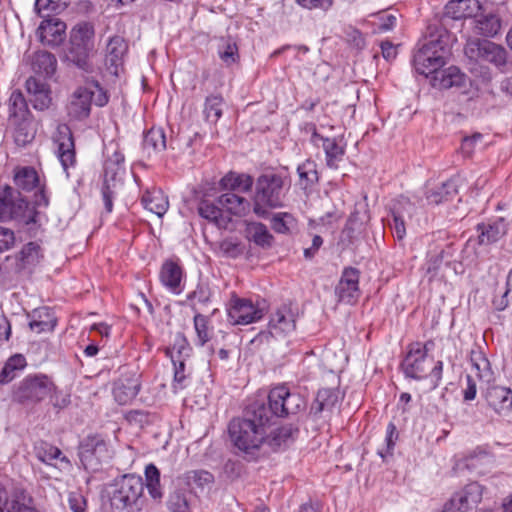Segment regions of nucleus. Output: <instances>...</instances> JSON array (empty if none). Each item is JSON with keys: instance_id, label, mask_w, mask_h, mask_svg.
I'll use <instances>...</instances> for the list:
<instances>
[{"instance_id": "f257e3e1", "label": "nucleus", "mask_w": 512, "mask_h": 512, "mask_svg": "<svg viewBox=\"0 0 512 512\" xmlns=\"http://www.w3.org/2000/svg\"><path fill=\"white\" fill-rule=\"evenodd\" d=\"M15 186L25 192L38 188L31 201L9 185L0 186V222L13 220L19 233L26 238L38 239L44 234L48 222L47 209L50 198L46 186L40 183L37 171L31 166L18 167L14 172Z\"/></svg>"}, {"instance_id": "f03ea898", "label": "nucleus", "mask_w": 512, "mask_h": 512, "mask_svg": "<svg viewBox=\"0 0 512 512\" xmlns=\"http://www.w3.org/2000/svg\"><path fill=\"white\" fill-rule=\"evenodd\" d=\"M306 400L286 384L273 386L265 397H256L246 406L249 416H296L305 411Z\"/></svg>"}, {"instance_id": "7ed1b4c3", "label": "nucleus", "mask_w": 512, "mask_h": 512, "mask_svg": "<svg viewBox=\"0 0 512 512\" xmlns=\"http://www.w3.org/2000/svg\"><path fill=\"white\" fill-rule=\"evenodd\" d=\"M271 418H232L228 425L234 453L247 461H256L263 450V421Z\"/></svg>"}, {"instance_id": "20e7f679", "label": "nucleus", "mask_w": 512, "mask_h": 512, "mask_svg": "<svg viewBox=\"0 0 512 512\" xmlns=\"http://www.w3.org/2000/svg\"><path fill=\"white\" fill-rule=\"evenodd\" d=\"M449 39L446 29L430 36L414 55L413 63L417 73L431 79L447 63L450 55Z\"/></svg>"}, {"instance_id": "39448f33", "label": "nucleus", "mask_w": 512, "mask_h": 512, "mask_svg": "<svg viewBox=\"0 0 512 512\" xmlns=\"http://www.w3.org/2000/svg\"><path fill=\"white\" fill-rule=\"evenodd\" d=\"M286 178L277 173H265L256 181L253 211L261 218L269 215V209L284 206Z\"/></svg>"}, {"instance_id": "423d86ee", "label": "nucleus", "mask_w": 512, "mask_h": 512, "mask_svg": "<svg viewBox=\"0 0 512 512\" xmlns=\"http://www.w3.org/2000/svg\"><path fill=\"white\" fill-rule=\"evenodd\" d=\"M112 154H107L104 162V175L102 184V199L107 213L113 210V200L117 194V190L122 186V176L125 173V157L120 151L117 144L111 145Z\"/></svg>"}, {"instance_id": "0eeeda50", "label": "nucleus", "mask_w": 512, "mask_h": 512, "mask_svg": "<svg viewBox=\"0 0 512 512\" xmlns=\"http://www.w3.org/2000/svg\"><path fill=\"white\" fill-rule=\"evenodd\" d=\"M55 389L53 381L45 374L27 375L17 385L12 392V400L26 407H32Z\"/></svg>"}, {"instance_id": "6e6552de", "label": "nucleus", "mask_w": 512, "mask_h": 512, "mask_svg": "<svg viewBox=\"0 0 512 512\" xmlns=\"http://www.w3.org/2000/svg\"><path fill=\"white\" fill-rule=\"evenodd\" d=\"M94 28L88 22L77 24L70 33L67 57L81 70L92 73L93 65L89 61V53L92 49Z\"/></svg>"}, {"instance_id": "1a4fd4ad", "label": "nucleus", "mask_w": 512, "mask_h": 512, "mask_svg": "<svg viewBox=\"0 0 512 512\" xmlns=\"http://www.w3.org/2000/svg\"><path fill=\"white\" fill-rule=\"evenodd\" d=\"M144 483L141 476L126 474L117 483L111 501L117 509L134 508L141 511L146 506V498L143 495Z\"/></svg>"}, {"instance_id": "9d476101", "label": "nucleus", "mask_w": 512, "mask_h": 512, "mask_svg": "<svg viewBox=\"0 0 512 512\" xmlns=\"http://www.w3.org/2000/svg\"><path fill=\"white\" fill-rule=\"evenodd\" d=\"M465 56L475 63H490L497 68H502L507 63L506 50L492 41L470 38L464 46Z\"/></svg>"}, {"instance_id": "9b49d317", "label": "nucleus", "mask_w": 512, "mask_h": 512, "mask_svg": "<svg viewBox=\"0 0 512 512\" xmlns=\"http://www.w3.org/2000/svg\"><path fill=\"white\" fill-rule=\"evenodd\" d=\"M433 346L432 340L425 343L416 341L407 346L406 355L400 365L406 378L423 380L428 377V351Z\"/></svg>"}, {"instance_id": "f8f14e48", "label": "nucleus", "mask_w": 512, "mask_h": 512, "mask_svg": "<svg viewBox=\"0 0 512 512\" xmlns=\"http://www.w3.org/2000/svg\"><path fill=\"white\" fill-rule=\"evenodd\" d=\"M228 320L233 325H248L258 322L264 317L266 307L260 302L254 303L251 299L238 297L232 294L227 303Z\"/></svg>"}, {"instance_id": "ddd939ff", "label": "nucleus", "mask_w": 512, "mask_h": 512, "mask_svg": "<svg viewBox=\"0 0 512 512\" xmlns=\"http://www.w3.org/2000/svg\"><path fill=\"white\" fill-rule=\"evenodd\" d=\"M263 448L268 447L271 451L277 452L287 448L298 434V429L291 424L277 421V418L263 421Z\"/></svg>"}, {"instance_id": "4468645a", "label": "nucleus", "mask_w": 512, "mask_h": 512, "mask_svg": "<svg viewBox=\"0 0 512 512\" xmlns=\"http://www.w3.org/2000/svg\"><path fill=\"white\" fill-rule=\"evenodd\" d=\"M78 456L86 470H97L100 463L109 457L107 443L99 434L88 435L79 443Z\"/></svg>"}, {"instance_id": "2eb2a0df", "label": "nucleus", "mask_w": 512, "mask_h": 512, "mask_svg": "<svg viewBox=\"0 0 512 512\" xmlns=\"http://www.w3.org/2000/svg\"><path fill=\"white\" fill-rule=\"evenodd\" d=\"M360 271L352 266L344 267L339 282L335 286V295L338 302L349 305L355 304L361 294Z\"/></svg>"}, {"instance_id": "dca6fc26", "label": "nucleus", "mask_w": 512, "mask_h": 512, "mask_svg": "<svg viewBox=\"0 0 512 512\" xmlns=\"http://www.w3.org/2000/svg\"><path fill=\"white\" fill-rule=\"evenodd\" d=\"M166 354L171 358L174 366V388L182 389L183 382L186 379L185 361L190 357V348L188 340L180 333L175 337L172 347L167 348Z\"/></svg>"}, {"instance_id": "f3484780", "label": "nucleus", "mask_w": 512, "mask_h": 512, "mask_svg": "<svg viewBox=\"0 0 512 512\" xmlns=\"http://www.w3.org/2000/svg\"><path fill=\"white\" fill-rule=\"evenodd\" d=\"M36 30L38 40L44 46L57 47L66 37V24L54 16H46Z\"/></svg>"}, {"instance_id": "a211bd4d", "label": "nucleus", "mask_w": 512, "mask_h": 512, "mask_svg": "<svg viewBox=\"0 0 512 512\" xmlns=\"http://www.w3.org/2000/svg\"><path fill=\"white\" fill-rule=\"evenodd\" d=\"M296 328L295 314L288 304H282L276 308L270 315L268 322V332L272 337H283Z\"/></svg>"}, {"instance_id": "6ab92c4d", "label": "nucleus", "mask_w": 512, "mask_h": 512, "mask_svg": "<svg viewBox=\"0 0 512 512\" xmlns=\"http://www.w3.org/2000/svg\"><path fill=\"white\" fill-rule=\"evenodd\" d=\"M192 486L191 476L185 473L176 478L174 491L168 501L170 512H191Z\"/></svg>"}, {"instance_id": "aec40b11", "label": "nucleus", "mask_w": 512, "mask_h": 512, "mask_svg": "<svg viewBox=\"0 0 512 512\" xmlns=\"http://www.w3.org/2000/svg\"><path fill=\"white\" fill-rule=\"evenodd\" d=\"M57 143V156L65 171L76 164V151L73 133L66 124H60L57 127V135L55 137Z\"/></svg>"}, {"instance_id": "412c9836", "label": "nucleus", "mask_w": 512, "mask_h": 512, "mask_svg": "<svg viewBox=\"0 0 512 512\" xmlns=\"http://www.w3.org/2000/svg\"><path fill=\"white\" fill-rule=\"evenodd\" d=\"M25 88L30 96V102L37 111H45L52 104V91L46 82L30 76L25 82Z\"/></svg>"}, {"instance_id": "4be33fe9", "label": "nucleus", "mask_w": 512, "mask_h": 512, "mask_svg": "<svg viewBox=\"0 0 512 512\" xmlns=\"http://www.w3.org/2000/svg\"><path fill=\"white\" fill-rule=\"evenodd\" d=\"M127 50L128 45L123 37L115 35L109 39L106 47L105 65L112 75L118 76Z\"/></svg>"}, {"instance_id": "5701e85b", "label": "nucleus", "mask_w": 512, "mask_h": 512, "mask_svg": "<svg viewBox=\"0 0 512 512\" xmlns=\"http://www.w3.org/2000/svg\"><path fill=\"white\" fill-rule=\"evenodd\" d=\"M0 512L40 511L35 507L33 498L24 492H16L11 495L0 492Z\"/></svg>"}, {"instance_id": "b1692460", "label": "nucleus", "mask_w": 512, "mask_h": 512, "mask_svg": "<svg viewBox=\"0 0 512 512\" xmlns=\"http://www.w3.org/2000/svg\"><path fill=\"white\" fill-rule=\"evenodd\" d=\"M94 91L87 85L78 87L73 95L69 106V114L77 119L83 120L89 117Z\"/></svg>"}, {"instance_id": "393cba45", "label": "nucleus", "mask_w": 512, "mask_h": 512, "mask_svg": "<svg viewBox=\"0 0 512 512\" xmlns=\"http://www.w3.org/2000/svg\"><path fill=\"white\" fill-rule=\"evenodd\" d=\"M27 316L30 329L37 334L52 332L57 324L54 311L46 306L34 309Z\"/></svg>"}, {"instance_id": "a878e982", "label": "nucleus", "mask_w": 512, "mask_h": 512, "mask_svg": "<svg viewBox=\"0 0 512 512\" xmlns=\"http://www.w3.org/2000/svg\"><path fill=\"white\" fill-rule=\"evenodd\" d=\"M414 210V205L408 199L399 201L398 205L392 210V223H390V228L392 229L393 236L398 241H402L405 238V219L406 217L411 218Z\"/></svg>"}, {"instance_id": "bb28decb", "label": "nucleus", "mask_w": 512, "mask_h": 512, "mask_svg": "<svg viewBox=\"0 0 512 512\" xmlns=\"http://www.w3.org/2000/svg\"><path fill=\"white\" fill-rule=\"evenodd\" d=\"M464 82L465 75L456 66H450L446 69L440 68L439 71L430 79L431 85L437 89L460 87Z\"/></svg>"}, {"instance_id": "cd10ccee", "label": "nucleus", "mask_w": 512, "mask_h": 512, "mask_svg": "<svg viewBox=\"0 0 512 512\" xmlns=\"http://www.w3.org/2000/svg\"><path fill=\"white\" fill-rule=\"evenodd\" d=\"M218 204L221 206L225 215L244 216L250 209V202L236 193L227 192L218 198Z\"/></svg>"}, {"instance_id": "c85d7f7f", "label": "nucleus", "mask_w": 512, "mask_h": 512, "mask_svg": "<svg viewBox=\"0 0 512 512\" xmlns=\"http://www.w3.org/2000/svg\"><path fill=\"white\" fill-rule=\"evenodd\" d=\"M160 280L162 284L175 294L181 293L183 272L178 263L167 260L163 263L160 270Z\"/></svg>"}, {"instance_id": "c756f323", "label": "nucleus", "mask_w": 512, "mask_h": 512, "mask_svg": "<svg viewBox=\"0 0 512 512\" xmlns=\"http://www.w3.org/2000/svg\"><path fill=\"white\" fill-rule=\"evenodd\" d=\"M481 9L478 0H450L445 6V14L454 20L476 16Z\"/></svg>"}, {"instance_id": "7c9ffc66", "label": "nucleus", "mask_w": 512, "mask_h": 512, "mask_svg": "<svg viewBox=\"0 0 512 512\" xmlns=\"http://www.w3.org/2000/svg\"><path fill=\"white\" fill-rule=\"evenodd\" d=\"M140 390V382L137 378H120L113 386L114 399L125 405L136 397Z\"/></svg>"}, {"instance_id": "2f4dec72", "label": "nucleus", "mask_w": 512, "mask_h": 512, "mask_svg": "<svg viewBox=\"0 0 512 512\" xmlns=\"http://www.w3.org/2000/svg\"><path fill=\"white\" fill-rule=\"evenodd\" d=\"M340 403L339 390L333 388H323L317 393L313 409L316 413L333 414L338 410Z\"/></svg>"}, {"instance_id": "473e14b6", "label": "nucleus", "mask_w": 512, "mask_h": 512, "mask_svg": "<svg viewBox=\"0 0 512 512\" xmlns=\"http://www.w3.org/2000/svg\"><path fill=\"white\" fill-rule=\"evenodd\" d=\"M219 185L223 190L246 193L253 186V178L249 174L230 171L221 178Z\"/></svg>"}, {"instance_id": "72a5a7b5", "label": "nucleus", "mask_w": 512, "mask_h": 512, "mask_svg": "<svg viewBox=\"0 0 512 512\" xmlns=\"http://www.w3.org/2000/svg\"><path fill=\"white\" fill-rule=\"evenodd\" d=\"M477 232L479 233V243L489 245L497 242L506 234V226L504 220L499 218L491 222L478 224Z\"/></svg>"}, {"instance_id": "f704fd0d", "label": "nucleus", "mask_w": 512, "mask_h": 512, "mask_svg": "<svg viewBox=\"0 0 512 512\" xmlns=\"http://www.w3.org/2000/svg\"><path fill=\"white\" fill-rule=\"evenodd\" d=\"M458 193L456 181L449 179L440 186L427 189L425 199L429 205H439L443 202L453 199Z\"/></svg>"}, {"instance_id": "c9c22d12", "label": "nucleus", "mask_w": 512, "mask_h": 512, "mask_svg": "<svg viewBox=\"0 0 512 512\" xmlns=\"http://www.w3.org/2000/svg\"><path fill=\"white\" fill-rule=\"evenodd\" d=\"M32 70L44 78L51 77L57 67L56 57L48 51H37L31 60Z\"/></svg>"}, {"instance_id": "e433bc0d", "label": "nucleus", "mask_w": 512, "mask_h": 512, "mask_svg": "<svg viewBox=\"0 0 512 512\" xmlns=\"http://www.w3.org/2000/svg\"><path fill=\"white\" fill-rule=\"evenodd\" d=\"M141 203L145 209L162 217L169 206L168 200L163 196L162 191L156 188L146 190L141 197Z\"/></svg>"}, {"instance_id": "4c0bfd02", "label": "nucleus", "mask_w": 512, "mask_h": 512, "mask_svg": "<svg viewBox=\"0 0 512 512\" xmlns=\"http://www.w3.org/2000/svg\"><path fill=\"white\" fill-rule=\"evenodd\" d=\"M144 476L145 482L143 483L147 488L148 494L153 500L160 502L164 496L160 470L155 464L150 463L145 467Z\"/></svg>"}, {"instance_id": "58836bf2", "label": "nucleus", "mask_w": 512, "mask_h": 512, "mask_svg": "<svg viewBox=\"0 0 512 512\" xmlns=\"http://www.w3.org/2000/svg\"><path fill=\"white\" fill-rule=\"evenodd\" d=\"M9 107V120L21 121L28 120L31 116V112L28 108V103L20 90H14L8 101Z\"/></svg>"}, {"instance_id": "ea45409f", "label": "nucleus", "mask_w": 512, "mask_h": 512, "mask_svg": "<svg viewBox=\"0 0 512 512\" xmlns=\"http://www.w3.org/2000/svg\"><path fill=\"white\" fill-rule=\"evenodd\" d=\"M322 148L325 152L326 166L330 169H338L339 162L342 161L345 155V147L338 143L337 138L323 137Z\"/></svg>"}, {"instance_id": "a19ab883", "label": "nucleus", "mask_w": 512, "mask_h": 512, "mask_svg": "<svg viewBox=\"0 0 512 512\" xmlns=\"http://www.w3.org/2000/svg\"><path fill=\"white\" fill-rule=\"evenodd\" d=\"M482 499V487L476 483H470L463 489L453 494V501L460 502V507L467 511L477 505Z\"/></svg>"}, {"instance_id": "79ce46f5", "label": "nucleus", "mask_w": 512, "mask_h": 512, "mask_svg": "<svg viewBox=\"0 0 512 512\" xmlns=\"http://www.w3.org/2000/svg\"><path fill=\"white\" fill-rule=\"evenodd\" d=\"M475 30L485 37H495L501 29V19L498 15L489 13L474 16Z\"/></svg>"}, {"instance_id": "37998d69", "label": "nucleus", "mask_w": 512, "mask_h": 512, "mask_svg": "<svg viewBox=\"0 0 512 512\" xmlns=\"http://www.w3.org/2000/svg\"><path fill=\"white\" fill-rule=\"evenodd\" d=\"M40 241H30L23 245L18 253V261L22 268L36 266L43 259Z\"/></svg>"}, {"instance_id": "c03bdc74", "label": "nucleus", "mask_w": 512, "mask_h": 512, "mask_svg": "<svg viewBox=\"0 0 512 512\" xmlns=\"http://www.w3.org/2000/svg\"><path fill=\"white\" fill-rule=\"evenodd\" d=\"M198 211L201 217L211 221L218 228L226 229L231 222V218L224 214L220 205L216 206L208 201H203L200 203Z\"/></svg>"}, {"instance_id": "a18cd8bd", "label": "nucleus", "mask_w": 512, "mask_h": 512, "mask_svg": "<svg viewBox=\"0 0 512 512\" xmlns=\"http://www.w3.org/2000/svg\"><path fill=\"white\" fill-rule=\"evenodd\" d=\"M272 230L277 234L291 235L298 228L296 217L289 212L274 213L270 219Z\"/></svg>"}, {"instance_id": "49530a36", "label": "nucleus", "mask_w": 512, "mask_h": 512, "mask_svg": "<svg viewBox=\"0 0 512 512\" xmlns=\"http://www.w3.org/2000/svg\"><path fill=\"white\" fill-rule=\"evenodd\" d=\"M35 453L37 458L46 464H52L54 460H59L61 463H64L66 466H70L71 463L69 459L62 454V451L45 441L39 442L35 446Z\"/></svg>"}, {"instance_id": "de8ad7c7", "label": "nucleus", "mask_w": 512, "mask_h": 512, "mask_svg": "<svg viewBox=\"0 0 512 512\" xmlns=\"http://www.w3.org/2000/svg\"><path fill=\"white\" fill-rule=\"evenodd\" d=\"M26 365V359L22 354H14L9 357L0 371V384L10 383Z\"/></svg>"}, {"instance_id": "09e8293b", "label": "nucleus", "mask_w": 512, "mask_h": 512, "mask_svg": "<svg viewBox=\"0 0 512 512\" xmlns=\"http://www.w3.org/2000/svg\"><path fill=\"white\" fill-rule=\"evenodd\" d=\"M143 149L148 154L160 152L166 148V135L161 127L150 128L143 137Z\"/></svg>"}, {"instance_id": "8fccbe9b", "label": "nucleus", "mask_w": 512, "mask_h": 512, "mask_svg": "<svg viewBox=\"0 0 512 512\" xmlns=\"http://www.w3.org/2000/svg\"><path fill=\"white\" fill-rule=\"evenodd\" d=\"M300 186L307 190L311 189L319 181L317 164L311 159H306L297 167Z\"/></svg>"}, {"instance_id": "3c124183", "label": "nucleus", "mask_w": 512, "mask_h": 512, "mask_svg": "<svg viewBox=\"0 0 512 512\" xmlns=\"http://www.w3.org/2000/svg\"><path fill=\"white\" fill-rule=\"evenodd\" d=\"M489 404L496 413L507 412L512 407V391L504 387H495L489 392Z\"/></svg>"}, {"instance_id": "603ef678", "label": "nucleus", "mask_w": 512, "mask_h": 512, "mask_svg": "<svg viewBox=\"0 0 512 512\" xmlns=\"http://www.w3.org/2000/svg\"><path fill=\"white\" fill-rule=\"evenodd\" d=\"M248 232L250 235V239L256 245L262 248H269L272 246L274 237L269 232L265 224L261 222L252 223L248 228Z\"/></svg>"}, {"instance_id": "864d4df0", "label": "nucleus", "mask_w": 512, "mask_h": 512, "mask_svg": "<svg viewBox=\"0 0 512 512\" xmlns=\"http://www.w3.org/2000/svg\"><path fill=\"white\" fill-rule=\"evenodd\" d=\"M218 55L221 61L226 66H231L239 61L238 46L234 40L229 38H222L218 45Z\"/></svg>"}, {"instance_id": "5fc2aeb1", "label": "nucleus", "mask_w": 512, "mask_h": 512, "mask_svg": "<svg viewBox=\"0 0 512 512\" xmlns=\"http://www.w3.org/2000/svg\"><path fill=\"white\" fill-rule=\"evenodd\" d=\"M223 98L218 95H211L206 98L204 115L206 121L216 123L222 116Z\"/></svg>"}, {"instance_id": "6e6d98bb", "label": "nucleus", "mask_w": 512, "mask_h": 512, "mask_svg": "<svg viewBox=\"0 0 512 512\" xmlns=\"http://www.w3.org/2000/svg\"><path fill=\"white\" fill-rule=\"evenodd\" d=\"M14 126V141L16 145L24 147L34 139V133L30 129V121L21 120L11 122Z\"/></svg>"}, {"instance_id": "4d7b16f0", "label": "nucleus", "mask_w": 512, "mask_h": 512, "mask_svg": "<svg viewBox=\"0 0 512 512\" xmlns=\"http://www.w3.org/2000/svg\"><path fill=\"white\" fill-rule=\"evenodd\" d=\"M471 364L478 378L489 380L492 374L490 362L482 352H472Z\"/></svg>"}, {"instance_id": "13d9d810", "label": "nucleus", "mask_w": 512, "mask_h": 512, "mask_svg": "<svg viewBox=\"0 0 512 512\" xmlns=\"http://www.w3.org/2000/svg\"><path fill=\"white\" fill-rule=\"evenodd\" d=\"M375 18H377L378 22H373V30L374 34L385 33L391 31L397 23V17L391 13H377L373 14Z\"/></svg>"}, {"instance_id": "bf43d9fd", "label": "nucleus", "mask_w": 512, "mask_h": 512, "mask_svg": "<svg viewBox=\"0 0 512 512\" xmlns=\"http://www.w3.org/2000/svg\"><path fill=\"white\" fill-rule=\"evenodd\" d=\"M194 329L197 332L200 345H205L213 334V328L209 327V321L202 315L194 316Z\"/></svg>"}, {"instance_id": "052dcab7", "label": "nucleus", "mask_w": 512, "mask_h": 512, "mask_svg": "<svg viewBox=\"0 0 512 512\" xmlns=\"http://www.w3.org/2000/svg\"><path fill=\"white\" fill-rule=\"evenodd\" d=\"M85 83L88 87H90V89L94 91L92 102L99 107L105 106L109 101V96L107 95V92L103 89V87L100 85L99 81L92 77H88Z\"/></svg>"}, {"instance_id": "680f3d73", "label": "nucleus", "mask_w": 512, "mask_h": 512, "mask_svg": "<svg viewBox=\"0 0 512 512\" xmlns=\"http://www.w3.org/2000/svg\"><path fill=\"white\" fill-rule=\"evenodd\" d=\"M398 439V433L396 431V426L390 422L387 426L386 430V450H379L378 454L379 456L385 460L387 456H391L394 450V446L396 444V440Z\"/></svg>"}, {"instance_id": "e2e57ef3", "label": "nucleus", "mask_w": 512, "mask_h": 512, "mask_svg": "<svg viewBox=\"0 0 512 512\" xmlns=\"http://www.w3.org/2000/svg\"><path fill=\"white\" fill-rule=\"evenodd\" d=\"M68 506L72 512H86L87 499L79 491H71L68 494Z\"/></svg>"}, {"instance_id": "0e129e2a", "label": "nucleus", "mask_w": 512, "mask_h": 512, "mask_svg": "<svg viewBox=\"0 0 512 512\" xmlns=\"http://www.w3.org/2000/svg\"><path fill=\"white\" fill-rule=\"evenodd\" d=\"M60 0H36L34 9L41 17L50 16V13L57 12Z\"/></svg>"}, {"instance_id": "69168bd1", "label": "nucleus", "mask_w": 512, "mask_h": 512, "mask_svg": "<svg viewBox=\"0 0 512 512\" xmlns=\"http://www.w3.org/2000/svg\"><path fill=\"white\" fill-rule=\"evenodd\" d=\"M417 403L413 401L412 396L407 393L403 392L400 394L398 402H397V412L401 414H412L415 413Z\"/></svg>"}, {"instance_id": "338daca9", "label": "nucleus", "mask_w": 512, "mask_h": 512, "mask_svg": "<svg viewBox=\"0 0 512 512\" xmlns=\"http://www.w3.org/2000/svg\"><path fill=\"white\" fill-rule=\"evenodd\" d=\"M50 401L54 408H56V413H59L61 409L66 408L71 403L70 394L64 391H58L56 388L50 394Z\"/></svg>"}, {"instance_id": "774afa93", "label": "nucleus", "mask_w": 512, "mask_h": 512, "mask_svg": "<svg viewBox=\"0 0 512 512\" xmlns=\"http://www.w3.org/2000/svg\"><path fill=\"white\" fill-rule=\"evenodd\" d=\"M15 244L13 230L0 226V253L10 250Z\"/></svg>"}]
</instances>
